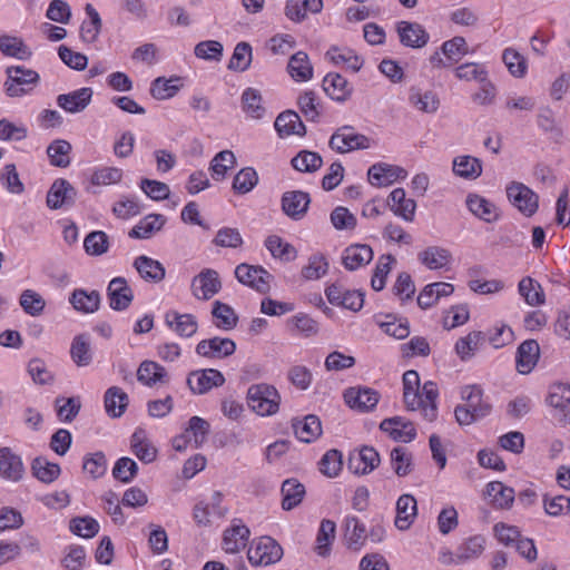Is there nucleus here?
<instances>
[{
  "label": "nucleus",
  "instance_id": "nucleus-52",
  "mask_svg": "<svg viewBox=\"0 0 570 570\" xmlns=\"http://www.w3.org/2000/svg\"><path fill=\"white\" fill-rule=\"evenodd\" d=\"M258 184V174L253 167L242 168L233 179V190L238 195L252 191Z\"/></svg>",
  "mask_w": 570,
  "mask_h": 570
},
{
  "label": "nucleus",
  "instance_id": "nucleus-47",
  "mask_svg": "<svg viewBox=\"0 0 570 570\" xmlns=\"http://www.w3.org/2000/svg\"><path fill=\"white\" fill-rule=\"evenodd\" d=\"M71 145L67 140H53L47 148L50 164L55 167L66 168L70 165Z\"/></svg>",
  "mask_w": 570,
  "mask_h": 570
},
{
  "label": "nucleus",
  "instance_id": "nucleus-5",
  "mask_svg": "<svg viewBox=\"0 0 570 570\" xmlns=\"http://www.w3.org/2000/svg\"><path fill=\"white\" fill-rule=\"evenodd\" d=\"M235 276L239 283L256 289L259 293H267L271 288L273 275L262 266L242 263L235 268Z\"/></svg>",
  "mask_w": 570,
  "mask_h": 570
},
{
  "label": "nucleus",
  "instance_id": "nucleus-49",
  "mask_svg": "<svg viewBox=\"0 0 570 570\" xmlns=\"http://www.w3.org/2000/svg\"><path fill=\"white\" fill-rule=\"evenodd\" d=\"M453 171L460 177L475 179L482 174V163L472 156H459L453 161Z\"/></svg>",
  "mask_w": 570,
  "mask_h": 570
},
{
  "label": "nucleus",
  "instance_id": "nucleus-58",
  "mask_svg": "<svg viewBox=\"0 0 570 570\" xmlns=\"http://www.w3.org/2000/svg\"><path fill=\"white\" fill-rule=\"evenodd\" d=\"M291 163L298 171L314 173L322 167L323 159L317 153L302 150L292 159Z\"/></svg>",
  "mask_w": 570,
  "mask_h": 570
},
{
  "label": "nucleus",
  "instance_id": "nucleus-42",
  "mask_svg": "<svg viewBox=\"0 0 570 570\" xmlns=\"http://www.w3.org/2000/svg\"><path fill=\"white\" fill-rule=\"evenodd\" d=\"M86 13L89 17L88 21H83L80 27L81 39L87 43H94L100 33L101 30V18L98 11L92 7V4H86Z\"/></svg>",
  "mask_w": 570,
  "mask_h": 570
},
{
  "label": "nucleus",
  "instance_id": "nucleus-62",
  "mask_svg": "<svg viewBox=\"0 0 570 570\" xmlns=\"http://www.w3.org/2000/svg\"><path fill=\"white\" fill-rule=\"evenodd\" d=\"M83 247L89 255L100 256L107 253L109 248V238L105 232H91L86 236Z\"/></svg>",
  "mask_w": 570,
  "mask_h": 570
},
{
  "label": "nucleus",
  "instance_id": "nucleus-59",
  "mask_svg": "<svg viewBox=\"0 0 570 570\" xmlns=\"http://www.w3.org/2000/svg\"><path fill=\"white\" fill-rule=\"evenodd\" d=\"M131 449L135 455L145 463L156 459L157 450L144 436L141 431H136L131 436Z\"/></svg>",
  "mask_w": 570,
  "mask_h": 570
},
{
  "label": "nucleus",
  "instance_id": "nucleus-24",
  "mask_svg": "<svg viewBox=\"0 0 570 570\" xmlns=\"http://www.w3.org/2000/svg\"><path fill=\"white\" fill-rule=\"evenodd\" d=\"M166 325L181 337H191L198 328V323L193 314H179L170 311L165 315Z\"/></svg>",
  "mask_w": 570,
  "mask_h": 570
},
{
  "label": "nucleus",
  "instance_id": "nucleus-40",
  "mask_svg": "<svg viewBox=\"0 0 570 570\" xmlns=\"http://www.w3.org/2000/svg\"><path fill=\"white\" fill-rule=\"evenodd\" d=\"M282 508L287 511L292 510L302 502L305 495V487L296 479H288L282 484Z\"/></svg>",
  "mask_w": 570,
  "mask_h": 570
},
{
  "label": "nucleus",
  "instance_id": "nucleus-10",
  "mask_svg": "<svg viewBox=\"0 0 570 570\" xmlns=\"http://www.w3.org/2000/svg\"><path fill=\"white\" fill-rule=\"evenodd\" d=\"M236 351V343L230 338L215 336L203 340L196 345V353L207 358H224Z\"/></svg>",
  "mask_w": 570,
  "mask_h": 570
},
{
  "label": "nucleus",
  "instance_id": "nucleus-46",
  "mask_svg": "<svg viewBox=\"0 0 570 570\" xmlns=\"http://www.w3.org/2000/svg\"><path fill=\"white\" fill-rule=\"evenodd\" d=\"M483 341L484 335L482 332L472 331L466 336L456 341L455 352L462 361L470 360Z\"/></svg>",
  "mask_w": 570,
  "mask_h": 570
},
{
  "label": "nucleus",
  "instance_id": "nucleus-56",
  "mask_svg": "<svg viewBox=\"0 0 570 570\" xmlns=\"http://www.w3.org/2000/svg\"><path fill=\"white\" fill-rule=\"evenodd\" d=\"M366 529L356 517H347L345 519V538L348 547L358 549L366 540Z\"/></svg>",
  "mask_w": 570,
  "mask_h": 570
},
{
  "label": "nucleus",
  "instance_id": "nucleus-26",
  "mask_svg": "<svg viewBox=\"0 0 570 570\" xmlns=\"http://www.w3.org/2000/svg\"><path fill=\"white\" fill-rule=\"evenodd\" d=\"M380 464V455L372 446H363L356 455L348 459V468L355 473L366 474Z\"/></svg>",
  "mask_w": 570,
  "mask_h": 570
},
{
  "label": "nucleus",
  "instance_id": "nucleus-3",
  "mask_svg": "<svg viewBox=\"0 0 570 570\" xmlns=\"http://www.w3.org/2000/svg\"><path fill=\"white\" fill-rule=\"evenodd\" d=\"M282 557V547L275 539L268 535L261 537L252 544L247 552L248 561L254 567L274 564L278 562Z\"/></svg>",
  "mask_w": 570,
  "mask_h": 570
},
{
  "label": "nucleus",
  "instance_id": "nucleus-14",
  "mask_svg": "<svg viewBox=\"0 0 570 570\" xmlns=\"http://www.w3.org/2000/svg\"><path fill=\"white\" fill-rule=\"evenodd\" d=\"M344 400L350 407L368 412L376 406L379 393L370 387H350L344 393Z\"/></svg>",
  "mask_w": 570,
  "mask_h": 570
},
{
  "label": "nucleus",
  "instance_id": "nucleus-13",
  "mask_svg": "<svg viewBox=\"0 0 570 570\" xmlns=\"http://www.w3.org/2000/svg\"><path fill=\"white\" fill-rule=\"evenodd\" d=\"M250 535L249 529L240 520H234L233 524L224 531L223 549L227 553H237L247 546Z\"/></svg>",
  "mask_w": 570,
  "mask_h": 570
},
{
  "label": "nucleus",
  "instance_id": "nucleus-39",
  "mask_svg": "<svg viewBox=\"0 0 570 570\" xmlns=\"http://www.w3.org/2000/svg\"><path fill=\"white\" fill-rule=\"evenodd\" d=\"M167 372L164 366L153 361H144L137 371V380L147 386L165 382Z\"/></svg>",
  "mask_w": 570,
  "mask_h": 570
},
{
  "label": "nucleus",
  "instance_id": "nucleus-51",
  "mask_svg": "<svg viewBox=\"0 0 570 570\" xmlns=\"http://www.w3.org/2000/svg\"><path fill=\"white\" fill-rule=\"evenodd\" d=\"M336 524L334 521L324 519L321 522L317 538H316V552L321 557L330 554L331 544L335 538Z\"/></svg>",
  "mask_w": 570,
  "mask_h": 570
},
{
  "label": "nucleus",
  "instance_id": "nucleus-8",
  "mask_svg": "<svg viewBox=\"0 0 570 570\" xmlns=\"http://www.w3.org/2000/svg\"><path fill=\"white\" fill-rule=\"evenodd\" d=\"M222 288L219 275L215 269L205 268L191 281V293L197 299L208 301Z\"/></svg>",
  "mask_w": 570,
  "mask_h": 570
},
{
  "label": "nucleus",
  "instance_id": "nucleus-15",
  "mask_svg": "<svg viewBox=\"0 0 570 570\" xmlns=\"http://www.w3.org/2000/svg\"><path fill=\"white\" fill-rule=\"evenodd\" d=\"M311 203L309 195L302 190L286 191L282 196V209L292 219L303 218Z\"/></svg>",
  "mask_w": 570,
  "mask_h": 570
},
{
  "label": "nucleus",
  "instance_id": "nucleus-21",
  "mask_svg": "<svg viewBox=\"0 0 570 570\" xmlns=\"http://www.w3.org/2000/svg\"><path fill=\"white\" fill-rule=\"evenodd\" d=\"M373 259V250L368 245L354 244L344 249L342 263L348 271L367 265Z\"/></svg>",
  "mask_w": 570,
  "mask_h": 570
},
{
  "label": "nucleus",
  "instance_id": "nucleus-20",
  "mask_svg": "<svg viewBox=\"0 0 570 570\" xmlns=\"http://www.w3.org/2000/svg\"><path fill=\"white\" fill-rule=\"evenodd\" d=\"M540 357V346L535 340L522 342L517 351V370L521 374L530 373Z\"/></svg>",
  "mask_w": 570,
  "mask_h": 570
},
{
  "label": "nucleus",
  "instance_id": "nucleus-36",
  "mask_svg": "<svg viewBox=\"0 0 570 570\" xmlns=\"http://www.w3.org/2000/svg\"><path fill=\"white\" fill-rule=\"evenodd\" d=\"M105 409L110 417H120L129 403L128 394L118 386L109 387L105 393Z\"/></svg>",
  "mask_w": 570,
  "mask_h": 570
},
{
  "label": "nucleus",
  "instance_id": "nucleus-55",
  "mask_svg": "<svg viewBox=\"0 0 570 570\" xmlns=\"http://www.w3.org/2000/svg\"><path fill=\"white\" fill-rule=\"evenodd\" d=\"M236 164V157L232 150H222L210 161L209 169L216 180L225 178L227 171Z\"/></svg>",
  "mask_w": 570,
  "mask_h": 570
},
{
  "label": "nucleus",
  "instance_id": "nucleus-16",
  "mask_svg": "<svg viewBox=\"0 0 570 570\" xmlns=\"http://www.w3.org/2000/svg\"><path fill=\"white\" fill-rule=\"evenodd\" d=\"M92 94V89L88 87L69 94H61L57 97V105L70 114L81 112L89 106Z\"/></svg>",
  "mask_w": 570,
  "mask_h": 570
},
{
  "label": "nucleus",
  "instance_id": "nucleus-61",
  "mask_svg": "<svg viewBox=\"0 0 570 570\" xmlns=\"http://www.w3.org/2000/svg\"><path fill=\"white\" fill-rule=\"evenodd\" d=\"M502 60L509 72L515 78H523L527 73V60L513 48H507L503 51Z\"/></svg>",
  "mask_w": 570,
  "mask_h": 570
},
{
  "label": "nucleus",
  "instance_id": "nucleus-6",
  "mask_svg": "<svg viewBox=\"0 0 570 570\" xmlns=\"http://www.w3.org/2000/svg\"><path fill=\"white\" fill-rule=\"evenodd\" d=\"M507 196L510 203L528 217L538 210V195L522 183L512 181L508 185Z\"/></svg>",
  "mask_w": 570,
  "mask_h": 570
},
{
  "label": "nucleus",
  "instance_id": "nucleus-25",
  "mask_svg": "<svg viewBox=\"0 0 570 570\" xmlns=\"http://www.w3.org/2000/svg\"><path fill=\"white\" fill-rule=\"evenodd\" d=\"M274 126L281 137L291 135L304 136L306 134L305 125L298 114L293 110L281 112Z\"/></svg>",
  "mask_w": 570,
  "mask_h": 570
},
{
  "label": "nucleus",
  "instance_id": "nucleus-48",
  "mask_svg": "<svg viewBox=\"0 0 570 570\" xmlns=\"http://www.w3.org/2000/svg\"><path fill=\"white\" fill-rule=\"evenodd\" d=\"M265 246L274 258L283 262H292L297 256V250L293 245L286 243L277 235H272L265 240Z\"/></svg>",
  "mask_w": 570,
  "mask_h": 570
},
{
  "label": "nucleus",
  "instance_id": "nucleus-35",
  "mask_svg": "<svg viewBox=\"0 0 570 570\" xmlns=\"http://www.w3.org/2000/svg\"><path fill=\"white\" fill-rule=\"evenodd\" d=\"M166 219L160 214H150L142 218L135 225L128 233L130 238L148 239L156 232L160 230L165 225Z\"/></svg>",
  "mask_w": 570,
  "mask_h": 570
},
{
  "label": "nucleus",
  "instance_id": "nucleus-11",
  "mask_svg": "<svg viewBox=\"0 0 570 570\" xmlns=\"http://www.w3.org/2000/svg\"><path fill=\"white\" fill-rule=\"evenodd\" d=\"M400 42L410 48L419 49L426 46L430 36L417 22L400 21L396 26Z\"/></svg>",
  "mask_w": 570,
  "mask_h": 570
},
{
  "label": "nucleus",
  "instance_id": "nucleus-64",
  "mask_svg": "<svg viewBox=\"0 0 570 570\" xmlns=\"http://www.w3.org/2000/svg\"><path fill=\"white\" fill-rule=\"evenodd\" d=\"M391 462L399 476H405L412 471V455L403 446H396L391 451Z\"/></svg>",
  "mask_w": 570,
  "mask_h": 570
},
{
  "label": "nucleus",
  "instance_id": "nucleus-41",
  "mask_svg": "<svg viewBox=\"0 0 570 570\" xmlns=\"http://www.w3.org/2000/svg\"><path fill=\"white\" fill-rule=\"evenodd\" d=\"M31 472L35 478L43 483H52L61 473L59 464L49 462L43 456H37L31 463Z\"/></svg>",
  "mask_w": 570,
  "mask_h": 570
},
{
  "label": "nucleus",
  "instance_id": "nucleus-34",
  "mask_svg": "<svg viewBox=\"0 0 570 570\" xmlns=\"http://www.w3.org/2000/svg\"><path fill=\"white\" fill-rule=\"evenodd\" d=\"M485 495L495 508L509 509L514 501L515 493L512 488L504 485L502 482L492 481L487 484Z\"/></svg>",
  "mask_w": 570,
  "mask_h": 570
},
{
  "label": "nucleus",
  "instance_id": "nucleus-4",
  "mask_svg": "<svg viewBox=\"0 0 570 570\" xmlns=\"http://www.w3.org/2000/svg\"><path fill=\"white\" fill-rule=\"evenodd\" d=\"M328 146L336 153L346 154L370 148L371 139L365 135L357 134L352 126H343L331 136Z\"/></svg>",
  "mask_w": 570,
  "mask_h": 570
},
{
  "label": "nucleus",
  "instance_id": "nucleus-18",
  "mask_svg": "<svg viewBox=\"0 0 570 570\" xmlns=\"http://www.w3.org/2000/svg\"><path fill=\"white\" fill-rule=\"evenodd\" d=\"M23 473L21 458L10 448H0V474L7 480L18 482L22 479Z\"/></svg>",
  "mask_w": 570,
  "mask_h": 570
},
{
  "label": "nucleus",
  "instance_id": "nucleus-44",
  "mask_svg": "<svg viewBox=\"0 0 570 570\" xmlns=\"http://www.w3.org/2000/svg\"><path fill=\"white\" fill-rule=\"evenodd\" d=\"M72 306L83 313H94L99 308L100 294L97 291L90 293L85 289H75L70 297Z\"/></svg>",
  "mask_w": 570,
  "mask_h": 570
},
{
  "label": "nucleus",
  "instance_id": "nucleus-38",
  "mask_svg": "<svg viewBox=\"0 0 570 570\" xmlns=\"http://www.w3.org/2000/svg\"><path fill=\"white\" fill-rule=\"evenodd\" d=\"M0 51L19 60H28L32 56V51L22 39L8 35L0 36Z\"/></svg>",
  "mask_w": 570,
  "mask_h": 570
},
{
  "label": "nucleus",
  "instance_id": "nucleus-50",
  "mask_svg": "<svg viewBox=\"0 0 570 570\" xmlns=\"http://www.w3.org/2000/svg\"><path fill=\"white\" fill-rule=\"evenodd\" d=\"M410 102L420 111L433 114L439 109L440 100L433 91L421 92L412 88L409 97Z\"/></svg>",
  "mask_w": 570,
  "mask_h": 570
},
{
  "label": "nucleus",
  "instance_id": "nucleus-43",
  "mask_svg": "<svg viewBox=\"0 0 570 570\" xmlns=\"http://www.w3.org/2000/svg\"><path fill=\"white\" fill-rule=\"evenodd\" d=\"M485 547V538L483 535H473L463 541L455 551V558L460 562L475 559L482 554Z\"/></svg>",
  "mask_w": 570,
  "mask_h": 570
},
{
  "label": "nucleus",
  "instance_id": "nucleus-29",
  "mask_svg": "<svg viewBox=\"0 0 570 570\" xmlns=\"http://www.w3.org/2000/svg\"><path fill=\"white\" fill-rule=\"evenodd\" d=\"M417 258L429 269H442L450 265L452 254L444 247L430 246L419 253Z\"/></svg>",
  "mask_w": 570,
  "mask_h": 570
},
{
  "label": "nucleus",
  "instance_id": "nucleus-27",
  "mask_svg": "<svg viewBox=\"0 0 570 570\" xmlns=\"http://www.w3.org/2000/svg\"><path fill=\"white\" fill-rule=\"evenodd\" d=\"M287 72L296 82H305L313 77V66L305 51L292 55L287 63Z\"/></svg>",
  "mask_w": 570,
  "mask_h": 570
},
{
  "label": "nucleus",
  "instance_id": "nucleus-32",
  "mask_svg": "<svg viewBox=\"0 0 570 570\" xmlns=\"http://www.w3.org/2000/svg\"><path fill=\"white\" fill-rule=\"evenodd\" d=\"M466 206L474 216L487 223L495 222L500 216L492 203L476 194H470L466 197Z\"/></svg>",
  "mask_w": 570,
  "mask_h": 570
},
{
  "label": "nucleus",
  "instance_id": "nucleus-45",
  "mask_svg": "<svg viewBox=\"0 0 570 570\" xmlns=\"http://www.w3.org/2000/svg\"><path fill=\"white\" fill-rule=\"evenodd\" d=\"M70 356L78 366H87L92 361V352L90 348L89 336L80 334L73 337Z\"/></svg>",
  "mask_w": 570,
  "mask_h": 570
},
{
  "label": "nucleus",
  "instance_id": "nucleus-33",
  "mask_svg": "<svg viewBox=\"0 0 570 570\" xmlns=\"http://www.w3.org/2000/svg\"><path fill=\"white\" fill-rule=\"evenodd\" d=\"M324 91L336 101H345L352 94V87L340 73H328L323 80Z\"/></svg>",
  "mask_w": 570,
  "mask_h": 570
},
{
  "label": "nucleus",
  "instance_id": "nucleus-37",
  "mask_svg": "<svg viewBox=\"0 0 570 570\" xmlns=\"http://www.w3.org/2000/svg\"><path fill=\"white\" fill-rule=\"evenodd\" d=\"M326 57L334 65H346V67L354 72H357L363 67L364 63V60L360 56H357L352 49H341L336 46H333L327 50Z\"/></svg>",
  "mask_w": 570,
  "mask_h": 570
},
{
  "label": "nucleus",
  "instance_id": "nucleus-60",
  "mask_svg": "<svg viewBox=\"0 0 570 570\" xmlns=\"http://www.w3.org/2000/svg\"><path fill=\"white\" fill-rule=\"evenodd\" d=\"M252 62V47L248 42H238L228 62V69L233 71H245Z\"/></svg>",
  "mask_w": 570,
  "mask_h": 570
},
{
  "label": "nucleus",
  "instance_id": "nucleus-7",
  "mask_svg": "<svg viewBox=\"0 0 570 570\" xmlns=\"http://www.w3.org/2000/svg\"><path fill=\"white\" fill-rule=\"evenodd\" d=\"M225 383L223 373L215 368L196 370L188 374L187 385L194 394H205Z\"/></svg>",
  "mask_w": 570,
  "mask_h": 570
},
{
  "label": "nucleus",
  "instance_id": "nucleus-54",
  "mask_svg": "<svg viewBox=\"0 0 570 570\" xmlns=\"http://www.w3.org/2000/svg\"><path fill=\"white\" fill-rule=\"evenodd\" d=\"M519 293L531 306H538L544 303V293L541 285L531 277H523L519 282Z\"/></svg>",
  "mask_w": 570,
  "mask_h": 570
},
{
  "label": "nucleus",
  "instance_id": "nucleus-1",
  "mask_svg": "<svg viewBox=\"0 0 570 570\" xmlns=\"http://www.w3.org/2000/svg\"><path fill=\"white\" fill-rule=\"evenodd\" d=\"M247 402L249 407L258 415L268 416L278 411L281 395L273 385L254 384L247 391Z\"/></svg>",
  "mask_w": 570,
  "mask_h": 570
},
{
  "label": "nucleus",
  "instance_id": "nucleus-30",
  "mask_svg": "<svg viewBox=\"0 0 570 570\" xmlns=\"http://www.w3.org/2000/svg\"><path fill=\"white\" fill-rule=\"evenodd\" d=\"M454 287L450 283L438 282L426 285L417 296V304L421 308L426 309L432 307L436 302L444 296L453 293Z\"/></svg>",
  "mask_w": 570,
  "mask_h": 570
},
{
  "label": "nucleus",
  "instance_id": "nucleus-57",
  "mask_svg": "<svg viewBox=\"0 0 570 570\" xmlns=\"http://www.w3.org/2000/svg\"><path fill=\"white\" fill-rule=\"evenodd\" d=\"M19 303L23 312L30 316H40L46 307L45 298L33 289H24Z\"/></svg>",
  "mask_w": 570,
  "mask_h": 570
},
{
  "label": "nucleus",
  "instance_id": "nucleus-63",
  "mask_svg": "<svg viewBox=\"0 0 570 570\" xmlns=\"http://www.w3.org/2000/svg\"><path fill=\"white\" fill-rule=\"evenodd\" d=\"M212 314L218 320L217 326L220 328L228 331L237 325L238 317L227 304L216 301L213 305Z\"/></svg>",
  "mask_w": 570,
  "mask_h": 570
},
{
  "label": "nucleus",
  "instance_id": "nucleus-17",
  "mask_svg": "<svg viewBox=\"0 0 570 570\" xmlns=\"http://www.w3.org/2000/svg\"><path fill=\"white\" fill-rule=\"evenodd\" d=\"M132 265L145 282L160 283L166 276L164 265L159 261L146 255L137 256Z\"/></svg>",
  "mask_w": 570,
  "mask_h": 570
},
{
  "label": "nucleus",
  "instance_id": "nucleus-22",
  "mask_svg": "<svg viewBox=\"0 0 570 570\" xmlns=\"http://www.w3.org/2000/svg\"><path fill=\"white\" fill-rule=\"evenodd\" d=\"M417 515L416 500L412 494H402L396 501L395 527L407 530Z\"/></svg>",
  "mask_w": 570,
  "mask_h": 570
},
{
  "label": "nucleus",
  "instance_id": "nucleus-2",
  "mask_svg": "<svg viewBox=\"0 0 570 570\" xmlns=\"http://www.w3.org/2000/svg\"><path fill=\"white\" fill-rule=\"evenodd\" d=\"M4 91L9 97H21L29 94L40 81L36 70L23 66H10L6 69Z\"/></svg>",
  "mask_w": 570,
  "mask_h": 570
},
{
  "label": "nucleus",
  "instance_id": "nucleus-12",
  "mask_svg": "<svg viewBox=\"0 0 570 570\" xmlns=\"http://www.w3.org/2000/svg\"><path fill=\"white\" fill-rule=\"evenodd\" d=\"M107 294L109 305L115 311L128 308L134 299V292L124 277L112 278L108 285Z\"/></svg>",
  "mask_w": 570,
  "mask_h": 570
},
{
  "label": "nucleus",
  "instance_id": "nucleus-31",
  "mask_svg": "<svg viewBox=\"0 0 570 570\" xmlns=\"http://www.w3.org/2000/svg\"><path fill=\"white\" fill-rule=\"evenodd\" d=\"M461 394L474 416L481 420L490 414L492 405L482 399V390L479 386H465L462 389Z\"/></svg>",
  "mask_w": 570,
  "mask_h": 570
},
{
  "label": "nucleus",
  "instance_id": "nucleus-53",
  "mask_svg": "<svg viewBox=\"0 0 570 570\" xmlns=\"http://www.w3.org/2000/svg\"><path fill=\"white\" fill-rule=\"evenodd\" d=\"M243 110L253 119H262L265 108L262 105V95L257 89L247 88L242 95Z\"/></svg>",
  "mask_w": 570,
  "mask_h": 570
},
{
  "label": "nucleus",
  "instance_id": "nucleus-23",
  "mask_svg": "<svg viewBox=\"0 0 570 570\" xmlns=\"http://www.w3.org/2000/svg\"><path fill=\"white\" fill-rule=\"evenodd\" d=\"M292 428L295 435L305 443H311L322 435L321 420L314 414H308L303 420L294 419Z\"/></svg>",
  "mask_w": 570,
  "mask_h": 570
},
{
  "label": "nucleus",
  "instance_id": "nucleus-19",
  "mask_svg": "<svg viewBox=\"0 0 570 570\" xmlns=\"http://www.w3.org/2000/svg\"><path fill=\"white\" fill-rule=\"evenodd\" d=\"M380 429L390 434L394 441L411 442L415 435V428L400 416L389 417L381 422Z\"/></svg>",
  "mask_w": 570,
  "mask_h": 570
},
{
  "label": "nucleus",
  "instance_id": "nucleus-28",
  "mask_svg": "<svg viewBox=\"0 0 570 570\" xmlns=\"http://www.w3.org/2000/svg\"><path fill=\"white\" fill-rule=\"evenodd\" d=\"M389 206L391 210L402 217L406 222L414 219L416 203L411 198L405 197L403 188H395L389 196Z\"/></svg>",
  "mask_w": 570,
  "mask_h": 570
},
{
  "label": "nucleus",
  "instance_id": "nucleus-9",
  "mask_svg": "<svg viewBox=\"0 0 570 570\" xmlns=\"http://www.w3.org/2000/svg\"><path fill=\"white\" fill-rule=\"evenodd\" d=\"M77 190L66 179L59 178L53 181L48 194L47 205L51 209H59L75 204Z\"/></svg>",
  "mask_w": 570,
  "mask_h": 570
}]
</instances>
